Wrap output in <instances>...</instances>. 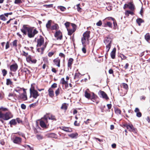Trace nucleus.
Listing matches in <instances>:
<instances>
[{
	"mask_svg": "<svg viewBox=\"0 0 150 150\" xmlns=\"http://www.w3.org/2000/svg\"><path fill=\"white\" fill-rule=\"evenodd\" d=\"M97 97V96L95 95L93 93H92V95L91 96V98L90 99H96Z\"/></svg>",
	"mask_w": 150,
	"mask_h": 150,
	"instance_id": "42",
	"label": "nucleus"
},
{
	"mask_svg": "<svg viewBox=\"0 0 150 150\" xmlns=\"http://www.w3.org/2000/svg\"><path fill=\"white\" fill-rule=\"evenodd\" d=\"M48 92L49 96L50 97L52 98L54 95V89L50 88L48 90Z\"/></svg>",
	"mask_w": 150,
	"mask_h": 150,
	"instance_id": "17",
	"label": "nucleus"
},
{
	"mask_svg": "<svg viewBox=\"0 0 150 150\" xmlns=\"http://www.w3.org/2000/svg\"><path fill=\"white\" fill-rule=\"evenodd\" d=\"M16 122H17L18 123H20L22 122V121L19 118H17L16 119Z\"/></svg>",
	"mask_w": 150,
	"mask_h": 150,
	"instance_id": "60",
	"label": "nucleus"
},
{
	"mask_svg": "<svg viewBox=\"0 0 150 150\" xmlns=\"http://www.w3.org/2000/svg\"><path fill=\"white\" fill-rule=\"evenodd\" d=\"M141 100H145L146 99V97L144 96H142L140 97Z\"/></svg>",
	"mask_w": 150,
	"mask_h": 150,
	"instance_id": "58",
	"label": "nucleus"
},
{
	"mask_svg": "<svg viewBox=\"0 0 150 150\" xmlns=\"http://www.w3.org/2000/svg\"><path fill=\"white\" fill-rule=\"evenodd\" d=\"M145 38L147 41L149 42V41L150 40V35L149 33H146L145 35Z\"/></svg>",
	"mask_w": 150,
	"mask_h": 150,
	"instance_id": "31",
	"label": "nucleus"
},
{
	"mask_svg": "<svg viewBox=\"0 0 150 150\" xmlns=\"http://www.w3.org/2000/svg\"><path fill=\"white\" fill-rule=\"evenodd\" d=\"M120 56L122 59H125L126 58V57L123 54H121Z\"/></svg>",
	"mask_w": 150,
	"mask_h": 150,
	"instance_id": "56",
	"label": "nucleus"
},
{
	"mask_svg": "<svg viewBox=\"0 0 150 150\" xmlns=\"http://www.w3.org/2000/svg\"><path fill=\"white\" fill-rule=\"evenodd\" d=\"M12 82L10 79H6V84L7 85H10L12 84Z\"/></svg>",
	"mask_w": 150,
	"mask_h": 150,
	"instance_id": "36",
	"label": "nucleus"
},
{
	"mask_svg": "<svg viewBox=\"0 0 150 150\" xmlns=\"http://www.w3.org/2000/svg\"><path fill=\"white\" fill-rule=\"evenodd\" d=\"M142 113L140 112H137L136 114V116L138 117H140L142 116Z\"/></svg>",
	"mask_w": 150,
	"mask_h": 150,
	"instance_id": "53",
	"label": "nucleus"
},
{
	"mask_svg": "<svg viewBox=\"0 0 150 150\" xmlns=\"http://www.w3.org/2000/svg\"><path fill=\"white\" fill-rule=\"evenodd\" d=\"M47 117L46 116H44V117L42 118L40 120V125L42 127L46 128L47 125Z\"/></svg>",
	"mask_w": 150,
	"mask_h": 150,
	"instance_id": "6",
	"label": "nucleus"
},
{
	"mask_svg": "<svg viewBox=\"0 0 150 150\" xmlns=\"http://www.w3.org/2000/svg\"><path fill=\"white\" fill-rule=\"evenodd\" d=\"M2 73L3 74V76H5L7 74V71L5 69H4L2 70Z\"/></svg>",
	"mask_w": 150,
	"mask_h": 150,
	"instance_id": "48",
	"label": "nucleus"
},
{
	"mask_svg": "<svg viewBox=\"0 0 150 150\" xmlns=\"http://www.w3.org/2000/svg\"><path fill=\"white\" fill-rule=\"evenodd\" d=\"M36 137L39 140H41L43 138V136L40 135H37Z\"/></svg>",
	"mask_w": 150,
	"mask_h": 150,
	"instance_id": "45",
	"label": "nucleus"
},
{
	"mask_svg": "<svg viewBox=\"0 0 150 150\" xmlns=\"http://www.w3.org/2000/svg\"><path fill=\"white\" fill-rule=\"evenodd\" d=\"M57 87V84L56 83H53L51 86V87L50 88H52L53 89V88H55Z\"/></svg>",
	"mask_w": 150,
	"mask_h": 150,
	"instance_id": "55",
	"label": "nucleus"
},
{
	"mask_svg": "<svg viewBox=\"0 0 150 150\" xmlns=\"http://www.w3.org/2000/svg\"><path fill=\"white\" fill-rule=\"evenodd\" d=\"M80 4H78L76 5L77 9V11L79 12H81L82 10V8L80 7Z\"/></svg>",
	"mask_w": 150,
	"mask_h": 150,
	"instance_id": "38",
	"label": "nucleus"
},
{
	"mask_svg": "<svg viewBox=\"0 0 150 150\" xmlns=\"http://www.w3.org/2000/svg\"><path fill=\"white\" fill-rule=\"evenodd\" d=\"M74 61V59L72 58H70L69 60L68 63V67H69L71 68V65Z\"/></svg>",
	"mask_w": 150,
	"mask_h": 150,
	"instance_id": "23",
	"label": "nucleus"
},
{
	"mask_svg": "<svg viewBox=\"0 0 150 150\" xmlns=\"http://www.w3.org/2000/svg\"><path fill=\"white\" fill-rule=\"evenodd\" d=\"M38 33V31L35 29L30 28L27 35L30 38L33 37L35 35Z\"/></svg>",
	"mask_w": 150,
	"mask_h": 150,
	"instance_id": "7",
	"label": "nucleus"
},
{
	"mask_svg": "<svg viewBox=\"0 0 150 150\" xmlns=\"http://www.w3.org/2000/svg\"><path fill=\"white\" fill-rule=\"evenodd\" d=\"M67 106L68 104L66 103H64L62 104L61 107V108L64 110H66L67 109Z\"/></svg>",
	"mask_w": 150,
	"mask_h": 150,
	"instance_id": "33",
	"label": "nucleus"
},
{
	"mask_svg": "<svg viewBox=\"0 0 150 150\" xmlns=\"http://www.w3.org/2000/svg\"><path fill=\"white\" fill-rule=\"evenodd\" d=\"M115 111L116 113L117 114H120L121 112V110L118 108L116 109Z\"/></svg>",
	"mask_w": 150,
	"mask_h": 150,
	"instance_id": "37",
	"label": "nucleus"
},
{
	"mask_svg": "<svg viewBox=\"0 0 150 150\" xmlns=\"http://www.w3.org/2000/svg\"><path fill=\"white\" fill-rule=\"evenodd\" d=\"M113 21L114 25L113 28L114 29H116L117 27V22L115 19Z\"/></svg>",
	"mask_w": 150,
	"mask_h": 150,
	"instance_id": "34",
	"label": "nucleus"
},
{
	"mask_svg": "<svg viewBox=\"0 0 150 150\" xmlns=\"http://www.w3.org/2000/svg\"><path fill=\"white\" fill-rule=\"evenodd\" d=\"M71 23L68 22H67L66 23H65V26L66 27L67 29V28H68V27L70 25Z\"/></svg>",
	"mask_w": 150,
	"mask_h": 150,
	"instance_id": "50",
	"label": "nucleus"
},
{
	"mask_svg": "<svg viewBox=\"0 0 150 150\" xmlns=\"http://www.w3.org/2000/svg\"><path fill=\"white\" fill-rule=\"evenodd\" d=\"M136 22L139 26H140L141 23L144 22V21L141 18H138L136 20Z\"/></svg>",
	"mask_w": 150,
	"mask_h": 150,
	"instance_id": "25",
	"label": "nucleus"
},
{
	"mask_svg": "<svg viewBox=\"0 0 150 150\" xmlns=\"http://www.w3.org/2000/svg\"><path fill=\"white\" fill-rule=\"evenodd\" d=\"M102 24V22L101 21H99L96 23V25L98 26H100Z\"/></svg>",
	"mask_w": 150,
	"mask_h": 150,
	"instance_id": "51",
	"label": "nucleus"
},
{
	"mask_svg": "<svg viewBox=\"0 0 150 150\" xmlns=\"http://www.w3.org/2000/svg\"><path fill=\"white\" fill-rule=\"evenodd\" d=\"M98 94L100 97H102L103 98L106 100L109 99V98L107 94L103 91H100L98 92Z\"/></svg>",
	"mask_w": 150,
	"mask_h": 150,
	"instance_id": "10",
	"label": "nucleus"
},
{
	"mask_svg": "<svg viewBox=\"0 0 150 150\" xmlns=\"http://www.w3.org/2000/svg\"><path fill=\"white\" fill-rule=\"evenodd\" d=\"M18 67V65L16 64L12 65L10 67L11 71L14 72L15 71L17 70Z\"/></svg>",
	"mask_w": 150,
	"mask_h": 150,
	"instance_id": "16",
	"label": "nucleus"
},
{
	"mask_svg": "<svg viewBox=\"0 0 150 150\" xmlns=\"http://www.w3.org/2000/svg\"><path fill=\"white\" fill-rule=\"evenodd\" d=\"M21 91V88H20L19 87H18L15 88L14 91H14H16L17 92L20 93V92Z\"/></svg>",
	"mask_w": 150,
	"mask_h": 150,
	"instance_id": "35",
	"label": "nucleus"
},
{
	"mask_svg": "<svg viewBox=\"0 0 150 150\" xmlns=\"http://www.w3.org/2000/svg\"><path fill=\"white\" fill-rule=\"evenodd\" d=\"M83 47L82 49V50L84 53H86V49L85 47H86L85 44H84V45H83Z\"/></svg>",
	"mask_w": 150,
	"mask_h": 150,
	"instance_id": "43",
	"label": "nucleus"
},
{
	"mask_svg": "<svg viewBox=\"0 0 150 150\" xmlns=\"http://www.w3.org/2000/svg\"><path fill=\"white\" fill-rule=\"evenodd\" d=\"M60 83L63 86L64 85L65 88L66 89H67L68 87V81L65 80L64 78H63L61 79Z\"/></svg>",
	"mask_w": 150,
	"mask_h": 150,
	"instance_id": "12",
	"label": "nucleus"
},
{
	"mask_svg": "<svg viewBox=\"0 0 150 150\" xmlns=\"http://www.w3.org/2000/svg\"><path fill=\"white\" fill-rule=\"evenodd\" d=\"M0 110L2 111H7L8 110V109L6 108L1 107L0 108Z\"/></svg>",
	"mask_w": 150,
	"mask_h": 150,
	"instance_id": "47",
	"label": "nucleus"
},
{
	"mask_svg": "<svg viewBox=\"0 0 150 150\" xmlns=\"http://www.w3.org/2000/svg\"><path fill=\"white\" fill-rule=\"evenodd\" d=\"M58 8L62 11H64L66 9V8L62 6H59L58 7Z\"/></svg>",
	"mask_w": 150,
	"mask_h": 150,
	"instance_id": "41",
	"label": "nucleus"
},
{
	"mask_svg": "<svg viewBox=\"0 0 150 150\" xmlns=\"http://www.w3.org/2000/svg\"><path fill=\"white\" fill-rule=\"evenodd\" d=\"M61 89L60 88H58L55 91V93L56 95L57 96L59 93V92L60 90Z\"/></svg>",
	"mask_w": 150,
	"mask_h": 150,
	"instance_id": "40",
	"label": "nucleus"
},
{
	"mask_svg": "<svg viewBox=\"0 0 150 150\" xmlns=\"http://www.w3.org/2000/svg\"><path fill=\"white\" fill-rule=\"evenodd\" d=\"M37 47H41L40 48H38L37 51L38 52H40L41 54H42L45 48L46 45V43H45L44 39L42 36H40V38L37 40Z\"/></svg>",
	"mask_w": 150,
	"mask_h": 150,
	"instance_id": "1",
	"label": "nucleus"
},
{
	"mask_svg": "<svg viewBox=\"0 0 150 150\" xmlns=\"http://www.w3.org/2000/svg\"><path fill=\"white\" fill-rule=\"evenodd\" d=\"M112 39L109 36H107L104 41V42L106 45V52L108 53L111 47V43Z\"/></svg>",
	"mask_w": 150,
	"mask_h": 150,
	"instance_id": "3",
	"label": "nucleus"
},
{
	"mask_svg": "<svg viewBox=\"0 0 150 150\" xmlns=\"http://www.w3.org/2000/svg\"><path fill=\"white\" fill-rule=\"evenodd\" d=\"M13 117V115L10 112L3 113L0 111V118L2 122H3V120H8Z\"/></svg>",
	"mask_w": 150,
	"mask_h": 150,
	"instance_id": "2",
	"label": "nucleus"
},
{
	"mask_svg": "<svg viewBox=\"0 0 150 150\" xmlns=\"http://www.w3.org/2000/svg\"><path fill=\"white\" fill-rule=\"evenodd\" d=\"M80 122L77 120H76V126H79Z\"/></svg>",
	"mask_w": 150,
	"mask_h": 150,
	"instance_id": "63",
	"label": "nucleus"
},
{
	"mask_svg": "<svg viewBox=\"0 0 150 150\" xmlns=\"http://www.w3.org/2000/svg\"><path fill=\"white\" fill-rule=\"evenodd\" d=\"M48 137H51L57 139V135L54 133H48L46 135Z\"/></svg>",
	"mask_w": 150,
	"mask_h": 150,
	"instance_id": "21",
	"label": "nucleus"
},
{
	"mask_svg": "<svg viewBox=\"0 0 150 150\" xmlns=\"http://www.w3.org/2000/svg\"><path fill=\"white\" fill-rule=\"evenodd\" d=\"M52 23V20H49L46 24V27L47 29L51 28V25Z\"/></svg>",
	"mask_w": 150,
	"mask_h": 150,
	"instance_id": "27",
	"label": "nucleus"
},
{
	"mask_svg": "<svg viewBox=\"0 0 150 150\" xmlns=\"http://www.w3.org/2000/svg\"><path fill=\"white\" fill-rule=\"evenodd\" d=\"M84 96L86 98L88 99L91 98V95L87 91H85L84 92Z\"/></svg>",
	"mask_w": 150,
	"mask_h": 150,
	"instance_id": "26",
	"label": "nucleus"
},
{
	"mask_svg": "<svg viewBox=\"0 0 150 150\" xmlns=\"http://www.w3.org/2000/svg\"><path fill=\"white\" fill-rule=\"evenodd\" d=\"M10 124L11 126L12 125H15L17 124V122L16 119H12L11 120L10 122Z\"/></svg>",
	"mask_w": 150,
	"mask_h": 150,
	"instance_id": "28",
	"label": "nucleus"
},
{
	"mask_svg": "<svg viewBox=\"0 0 150 150\" xmlns=\"http://www.w3.org/2000/svg\"><path fill=\"white\" fill-rule=\"evenodd\" d=\"M127 12L128 14H130L131 15H133L134 14V13L132 11H127Z\"/></svg>",
	"mask_w": 150,
	"mask_h": 150,
	"instance_id": "57",
	"label": "nucleus"
},
{
	"mask_svg": "<svg viewBox=\"0 0 150 150\" xmlns=\"http://www.w3.org/2000/svg\"><path fill=\"white\" fill-rule=\"evenodd\" d=\"M26 58L27 61L29 63H35L36 62L37 60L35 59H32L31 56L30 55Z\"/></svg>",
	"mask_w": 150,
	"mask_h": 150,
	"instance_id": "14",
	"label": "nucleus"
},
{
	"mask_svg": "<svg viewBox=\"0 0 150 150\" xmlns=\"http://www.w3.org/2000/svg\"><path fill=\"white\" fill-rule=\"evenodd\" d=\"M91 32L90 31H87L83 34V37L82 38L81 41L83 45H84L86 43V41L88 42L90 37Z\"/></svg>",
	"mask_w": 150,
	"mask_h": 150,
	"instance_id": "4",
	"label": "nucleus"
},
{
	"mask_svg": "<svg viewBox=\"0 0 150 150\" xmlns=\"http://www.w3.org/2000/svg\"><path fill=\"white\" fill-rule=\"evenodd\" d=\"M17 41L15 40L13 42V46H17Z\"/></svg>",
	"mask_w": 150,
	"mask_h": 150,
	"instance_id": "59",
	"label": "nucleus"
},
{
	"mask_svg": "<svg viewBox=\"0 0 150 150\" xmlns=\"http://www.w3.org/2000/svg\"><path fill=\"white\" fill-rule=\"evenodd\" d=\"M30 28L27 27L26 25H24L23 27L21 29V30L23 33L24 35H26L27 34Z\"/></svg>",
	"mask_w": 150,
	"mask_h": 150,
	"instance_id": "9",
	"label": "nucleus"
},
{
	"mask_svg": "<svg viewBox=\"0 0 150 150\" xmlns=\"http://www.w3.org/2000/svg\"><path fill=\"white\" fill-rule=\"evenodd\" d=\"M54 53L53 52H49L48 54V56L49 57H51L52 55H53Z\"/></svg>",
	"mask_w": 150,
	"mask_h": 150,
	"instance_id": "64",
	"label": "nucleus"
},
{
	"mask_svg": "<svg viewBox=\"0 0 150 150\" xmlns=\"http://www.w3.org/2000/svg\"><path fill=\"white\" fill-rule=\"evenodd\" d=\"M23 92L20 96V98L23 100H26L27 99L26 92L24 89H23Z\"/></svg>",
	"mask_w": 150,
	"mask_h": 150,
	"instance_id": "13",
	"label": "nucleus"
},
{
	"mask_svg": "<svg viewBox=\"0 0 150 150\" xmlns=\"http://www.w3.org/2000/svg\"><path fill=\"white\" fill-rule=\"evenodd\" d=\"M21 108L22 109H25L26 108V107L25 105L24 104H23L21 105Z\"/></svg>",
	"mask_w": 150,
	"mask_h": 150,
	"instance_id": "62",
	"label": "nucleus"
},
{
	"mask_svg": "<svg viewBox=\"0 0 150 150\" xmlns=\"http://www.w3.org/2000/svg\"><path fill=\"white\" fill-rule=\"evenodd\" d=\"M23 53L22 54V55L25 57L26 58L29 55L28 52H25L24 51H23Z\"/></svg>",
	"mask_w": 150,
	"mask_h": 150,
	"instance_id": "44",
	"label": "nucleus"
},
{
	"mask_svg": "<svg viewBox=\"0 0 150 150\" xmlns=\"http://www.w3.org/2000/svg\"><path fill=\"white\" fill-rule=\"evenodd\" d=\"M59 28V27L58 25L57 24H55L54 25L52 26L51 28V29L52 30H57Z\"/></svg>",
	"mask_w": 150,
	"mask_h": 150,
	"instance_id": "30",
	"label": "nucleus"
},
{
	"mask_svg": "<svg viewBox=\"0 0 150 150\" xmlns=\"http://www.w3.org/2000/svg\"><path fill=\"white\" fill-rule=\"evenodd\" d=\"M71 25L73 27L72 29H69L67 28V30L68 31V35H71L75 31L74 26L75 25L74 24L71 23Z\"/></svg>",
	"mask_w": 150,
	"mask_h": 150,
	"instance_id": "15",
	"label": "nucleus"
},
{
	"mask_svg": "<svg viewBox=\"0 0 150 150\" xmlns=\"http://www.w3.org/2000/svg\"><path fill=\"white\" fill-rule=\"evenodd\" d=\"M0 19L3 21H5L6 19L4 15H2L0 16Z\"/></svg>",
	"mask_w": 150,
	"mask_h": 150,
	"instance_id": "46",
	"label": "nucleus"
},
{
	"mask_svg": "<svg viewBox=\"0 0 150 150\" xmlns=\"http://www.w3.org/2000/svg\"><path fill=\"white\" fill-rule=\"evenodd\" d=\"M127 7L132 11L134 10V6L132 2H129L128 4L127 5Z\"/></svg>",
	"mask_w": 150,
	"mask_h": 150,
	"instance_id": "19",
	"label": "nucleus"
},
{
	"mask_svg": "<svg viewBox=\"0 0 150 150\" xmlns=\"http://www.w3.org/2000/svg\"><path fill=\"white\" fill-rule=\"evenodd\" d=\"M122 85L123 88L125 89L126 90H127L128 89V86L126 83H123Z\"/></svg>",
	"mask_w": 150,
	"mask_h": 150,
	"instance_id": "39",
	"label": "nucleus"
},
{
	"mask_svg": "<svg viewBox=\"0 0 150 150\" xmlns=\"http://www.w3.org/2000/svg\"><path fill=\"white\" fill-rule=\"evenodd\" d=\"M61 129L62 130L67 132H70L72 131V129L70 128L66 127H62Z\"/></svg>",
	"mask_w": 150,
	"mask_h": 150,
	"instance_id": "22",
	"label": "nucleus"
},
{
	"mask_svg": "<svg viewBox=\"0 0 150 150\" xmlns=\"http://www.w3.org/2000/svg\"><path fill=\"white\" fill-rule=\"evenodd\" d=\"M13 142L16 144H19L21 142V138L18 137H15L13 138Z\"/></svg>",
	"mask_w": 150,
	"mask_h": 150,
	"instance_id": "18",
	"label": "nucleus"
},
{
	"mask_svg": "<svg viewBox=\"0 0 150 150\" xmlns=\"http://www.w3.org/2000/svg\"><path fill=\"white\" fill-rule=\"evenodd\" d=\"M104 27L108 26L110 28H112V23L110 22H107L105 24Z\"/></svg>",
	"mask_w": 150,
	"mask_h": 150,
	"instance_id": "32",
	"label": "nucleus"
},
{
	"mask_svg": "<svg viewBox=\"0 0 150 150\" xmlns=\"http://www.w3.org/2000/svg\"><path fill=\"white\" fill-rule=\"evenodd\" d=\"M44 6L46 7V8H51L53 7V4L44 5Z\"/></svg>",
	"mask_w": 150,
	"mask_h": 150,
	"instance_id": "52",
	"label": "nucleus"
},
{
	"mask_svg": "<svg viewBox=\"0 0 150 150\" xmlns=\"http://www.w3.org/2000/svg\"><path fill=\"white\" fill-rule=\"evenodd\" d=\"M54 36L57 38V40H61L62 38V33L60 31H58L56 32Z\"/></svg>",
	"mask_w": 150,
	"mask_h": 150,
	"instance_id": "11",
	"label": "nucleus"
},
{
	"mask_svg": "<svg viewBox=\"0 0 150 150\" xmlns=\"http://www.w3.org/2000/svg\"><path fill=\"white\" fill-rule=\"evenodd\" d=\"M22 2L21 0H15L14 3L16 4H19Z\"/></svg>",
	"mask_w": 150,
	"mask_h": 150,
	"instance_id": "54",
	"label": "nucleus"
},
{
	"mask_svg": "<svg viewBox=\"0 0 150 150\" xmlns=\"http://www.w3.org/2000/svg\"><path fill=\"white\" fill-rule=\"evenodd\" d=\"M30 98L33 97L36 99L39 95L38 92L34 89L33 87H31L30 89Z\"/></svg>",
	"mask_w": 150,
	"mask_h": 150,
	"instance_id": "5",
	"label": "nucleus"
},
{
	"mask_svg": "<svg viewBox=\"0 0 150 150\" xmlns=\"http://www.w3.org/2000/svg\"><path fill=\"white\" fill-rule=\"evenodd\" d=\"M54 64L56 65L58 67H59L60 66V60L58 58H57L54 60Z\"/></svg>",
	"mask_w": 150,
	"mask_h": 150,
	"instance_id": "24",
	"label": "nucleus"
},
{
	"mask_svg": "<svg viewBox=\"0 0 150 150\" xmlns=\"http://www.w3.org/2000/svg\"><path fill=\"white\" fill-rule=\"evenodd\" d=\"M46 116L47 117V119L48 118L49 120H56V119L55 116L52 115H46Z\"/></svg>",
	"mask_w": 150,
	"mask_h": 150,
	"instance_id": "29",
	"label": "nucleus"
},
{
	"mask_svg": "<svg viewBox=\"0 0 150 150\" xmlns=\"http://www.w3.org/2000/svg\"><path fill=\"white\" fill-rule=\"evenodd\" d=\"M81 76V75L79 73H76V79L77 77L79 78Z\"/></svg>",
	"mask_w": 150,
	"mask_h": 150,
	"instance_id": "49",
	"label": "nucleus"
},
{
	"mask_svg": "<svg viewBox=\"0 0 150 150\" xmlns=\"http://www.w3.org/2000/svg\"><path fill=\"white\" fill-rule=\"evenodd\" d=\"M123 125L124 127H126L127 129H129V131L131 132H133L135 133H136L137 131V129L134 128L132 125H129L127 124H124Z\"/></svg>",
	"mask_w": 150,
	"mask_h": 150,
	"instance_id": "8",
	"label": "nucleus"
},
{
	"mask_svg": "<svg viewBox=\"0 0 150 150\" xmlns=\"http://www.w3.org/2000/svg\"><path fill=\"white\" fill-rule=\"evenodd\" d=\"M9 47V43L8 42H7L6 45V49H7Z\"/></svg>",
	"mask_w": 150,
	"mask_h": 150,
	"instance_id": "61",
	"label": "nucleus"
},
{
	"mask_svg": "<svg viewBox=\"0 0 150 150\" xmlns=\"http://www.w3.org/2000/svg\"><path fill=\"white\" fill-rule=\"evenodd\" d=\"M116 51V48H114L110 53V56L112 59H114L115 58Z\"/></svg>",
	"mask_w": 150,
	"mask_h": 150,
	"instance_id": "20",
	"label": "nucleus"
}]
</instances>
